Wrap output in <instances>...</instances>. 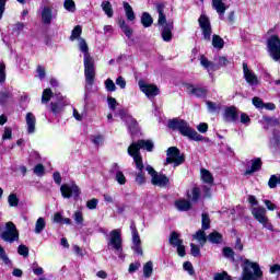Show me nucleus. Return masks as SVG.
Instances as JSON below:
<instances>
[{
	"label": "nucleus",
	"instance_id": "1",
	"mask_svg": "<svg viewBox=\"0 0 280 280\" xmlns=\"http://www.w3.org/2000/svg\"><path fill=\"white\" fill-rule=\"evenodd\" d=\"M79 49L83 54L84 75L86 86H93L95 82V61L89 54V44L84 38H79Z\"/></svg>",
	"mask_w": 280,
	"mask_h": 280
},
{
	"label": "nucleus",
	"instance_id": "2",
	"mask_svg": "<svg viewBox=\"0 0 280 280\" xmlns=\"http://www.w3.org/2000/svg\"><path fill=\"white\" fill-rule=\"evenodd\" d=\"M168 128L171 130H177L182 137H187L190 141H205V138L196 129L191 128L187 120L178 118L168 120Z\"/></svg>",
	"mask_w": 280,
	"mask_h": 280
},
{
	"label": "nucleus",
	"instance_id": "3",
	"mask_svg": "<svg viewBox=\"0 0 280 280\" xmlns=\"http://www.w3.org/2000/svg\"><path fill=\"white\" fill-rule=\"evenodd\" d=\"M141 150H147V152H152L154 150V143L151 140H139L133 142L128 147L129 156L133 158L136 163V170H143V158H141Z\"/></svg>",
	"mask_w": 280,
	"mask_h": 280
},
{
	"label": "nucleus",
	"instance_id": "4",
	"mask_svg": "<svg viewBox=\"0 0 280 280\" xmlns=\"http://www.w3.org/2000/svg\"><path fill=\"white\" fill-rule=\"evenodd\" d=\"M156 12L159 14L158 24L162 26V39L165 43H170L172 40V31L174 30V22H167V18L165 16V5L162 3L156 4Z\"/></svg>",
	"mask_w": 280,
	"mask_h": 280
},
{
	"label": "nucleus",
	"instance_id": "5",
	"mask_svg": "<svg viewBox=\"0 0 280 280\" xmlns=\"http://www.w3.org/2000/svg\"><path fill=\"white\" fill-rule=\"evenodd\" d=\"M264 277V272L257 262H250V260L245 259L243 265V272L240 280H259Z\"/></svg>",
	"mask_w": 280,
	"mask_h": 280
},
{
	"label": "nucleus",
	"instance_id": "6",
	"mask_svg": "<svg viewBox=\"0 0 280 280\" xmlns=\"http://www.w3.org/2000/svg\"><path fill=\"white\" fill-rule=\"evenodd\" d=\"M252 215L259 222V224H262L264 229H267L268 231H273L272 223L266 215L267 211L264 207H253L250 209Z\"/></svg>",
	"mask_w": 280,
	"mask_h": 280
},
{
	"label": "nucleus",
	"instance_id": "7",
	"mask_svg": "<svg viewBox=\"0 0 280 280\" xmlns=\"http://www.w3.org/2000/svg\"><path fill=\"white\" fill-rule=\"evenodd\" d=\"M1 238L3 242H8V244H14V242H19V230L14 222L9 221L4 225V231L1 233Z\"/></svg>",
	"mask_w": 280,
	"mask_h": 280
},
{
	"label": "nucleus",
	"instance_id": "8",
	"mask_svg": "<svg viewBox=\"0 0 280 280\" xmlns=\"http://www.w3.org/2000/svg\"><path fill=\"white\" fill-rule=\"evenodd\" d=\"M121 230L116 229L109 232L107 245L116 253H121L124 247L121 246Z\"/></svg>",
	"mask_w": 280,
	"mask_h": 280
},
{
	"label": "nucleus",
	"instance_id": "9",
	"mask_svg": "<svg viewBox=\"0 0 280 280\" xmlns=\"http://www.w3.org/2000/svg\"><path fill=\"white\" fill-rule=\"evenodd\" d=\"M145 170L148 174L151 175L152 185H155L156 187H166V185H170V178L163 174L155 172L154 167L147 165Z\"/></svg>",
	"mask_w": 280,
	"mask_h": 280
},
{
	"label": "nucleus",
	"instance_id": "10",
	"mask_svg": "<svg viewBox=\"0 0 280 280\" xmlns=\"http://www.w3.org/2000/svg\"><path fill=\"white\" fill-rule=\"evenodd\" d=\"M185 158L180 155V150L176 147H171L166 151V161L164 165H170L174 163L175 167H178V165H182L184 163Z\"/></svg>",
	"mask_w": 280,
	"mask_h": 280
},
{
	"label": "nucleus",
	"instance_id": "11",
	"mask_svg": "<svg viewBox=\"0 0 280 280\" xmlns=\"http://www.w3.org/2000/svg\"><path fill=\"white\" fill-rule=\"evenodd\" d=\"M267 47L269 55L271 56L272 60L279 62L280 60V38L277 35L271 36L267 40Z\"/></svg>",
	"mask_w": 280,
	"mask_h": 280
},
{
	"label": "nucleus",
	"instance_id": "12",
	"mask_svg": "<svg viewBox=\"0 0 280 280\" xmlns=\"http://www.w3.org/2000/svg\"><path fill=\"white\" fill-rule=\"evenodd\" d=\"M60 192L62 198H71L72 196L74 198H78L80 196V187H78L75 183L63 184L60 187Z\"/></svg>",
	"mask_w": 280,
	"mask_h": 280
},
{
	"label": "nucleus",
	"instance_id": "13",
	"mask_svg": "<svg viewBox=\"0 0 280 280\" xmlns=\"http://www.w3.org/2000/svg\"><path fill=\"white\" fill-rule=\"evenodd\" d=\"M42 23L44 25H51V21L56 19L57 13L54 11V7L44 5L40 7Z\"/></svg>",
	"mask_w": 280,
	"mask_h": 280
},
{
	"label": "nucleus",
	"instance_id": "14",
	"mask_svg": "<svg viewBox=\"0 0 280 280\" xmlns=\"http://www.w3.org/2000/svg\"><path fill=\"white\" fill-rule=\"evenodd\" d=\"M138 86L140 91L147 95V97H156V95L160 93V90L156 85L147 83L143 80L138 82Z\"/></svg>",
	"mask_w": 280,
	"mask_h": 280
},
{
	"label": "nucleus",
	"instance_id": "15",
	"mask_svg": "<svg viewBox=\"0 0 280 280\" xmlns=\"http://www.w3.org/2000/svg\"><path fill=\"white\" fill-rule=\"evenodd\" d=\"M198 22L202 31L205 40H211L212 31L211 21L209 20V18L206 14H201Z\"/></svg>",
	"mask_w": 280,
	"mask_h": 280
},
{
	"label": "nucleus",
	"instance_id": "16",
	"mask_svg": "<svg viewBox=\"0 0 280 280\" xmlns=\"http://www.w3.org/2000/svg\"><path fill=\"white\" fill-rule=\"evenodd\" d=\"M243 73L245 81L247 84H249V86H258L259 78L253 72V70L248 68L247 63H243Z\"/></svg>",
	"mask_w": 280,
	"mask_h": 280
},
{
	"label": "nucleus",
	"instance_id": "17",
	"mask_svg": "<svg viewBox=\"0 0 280 280\" xmlns=\"http://www.w3.org/2000/svg\"><path fill=\"white\" fill-rule=\"evenodd\" d=\"M118 115L122 121H126L127 128H129L130 132L135 135V132H137V120L132 118V116L126 115V109H120Z\"/></svg>",
	"mask_w": 280,
	"mask_h": 280
},
{
	"label": "nucleus",
	"instance_id": "18",
	"mask_svg": "<svg viewBox=\"0 0 280 280\" xmlns=\"http://www.w3.org/2000/svg\"><path fill=\"white\" fill-rule=\"evenodd\" d=\"M240 118V109L235 106L226 107L223 113V119L228 122L236 121Z\"/></svg>",
	"mask_w": 280,
	"mask_h": 280
},
{
	"label": "nucleus",
	"instance_id": "19",
	"mask_svg": "<svg viewBox=\"0 0 280 280\" xmlns=\"http://www.w3.org/2000/svg\"><path fill=\"white\" fill-rule=\"evenodd\" d=\"M185 89L186 93H189V95H195V97H207V89L205 88H196L194 84L187 83Z\"/></svg>",
	"mask_w": 280,
	"mask_h": 280
},
{
	"label": "nucleus",
	"instance_id": "20",
	"mask_svg": "<svg viewBox=\"0 0 280 280\" xmlns=\"http://www.w3.org/2000/svg\"><path fill=\"white\" fill-rule=\"evenodd\" d=\"M132 250L137 253V255H143V249H141V238L139 237V232L137 229L132 230Z\"/></svg>",
	"mask_w": 280,
	"mask_h": 280
},
{
	"label": "nucleus",
	"instance_id": "21",
	"mask_svg": "<svg viewBox=\"0 0 280 280\" xmlns=\"http://www.w3.org/2000/svg\"><path fill=\"white\" fill-rule=\"evenodd\" d=\"M212 8L215 10L219 18L224 20V13L226 12V4L222 0H212Z\"/></svg>",
	"mask_w": 280,
	"mask_h": 280
},
{
	"label": "nucleus",
	"instance_id": "22",
	"mask_svg": "<svg viewBox=\"0 0 280 280\" xmlns=\"http://www.w3.org/2000/svg\"><path fill=\"white\" fill-rule=\"evenodd\" d=\"M26 126L28 135H34V132H36V116H34V114H26Z\"/></svg>",
	"mask_w": 280,
	"mask_h": 280
},
{
	"label": "nucleus",
	"instance_id": "23",
	"mask_svg": "<svg viewBox=\"0 0 280 280\" xmlns=\"http://www.w3.org/2000/svg\"><path fill=\"white\" fill-rule=\"evenodd\" d=\"M114 174H115V180L118 183V185H125L128 179H126V175L124 172L119 170V166L117 164L114 165Z\"/></svg>",
	"mask_w": 280,
	"mask_h": 280
},
{
	"label": "nucleus",
	"instance_id": "24",
	"mask_svg": "<svg viewBox=\"0 0 280 280\" xmlns=\"http://www.w3.org/2000/svg\"><path fill=\"white\" fill-rule=\"evenodd\" d=\"M260 170H261V159L257 158L252 161V167L245 171V176L255 174V172H259Z\"/></svg>",
	"mask_w": 280,
	"mask_h": 280
},
{
	"label": "nucleus",
	"instance_id": "25",
	"mask_svg": "<svg viewBox=\"0 0 280 280\" xmlns=\"http://www.w3.org/2000/svg\"><path fill=\"white\" fill-rule=\"evenodd\" d=\"M175 207L178 211H189L191 202L187 199H178L175 201Z\"/></svg>",
	"mask_w": 280,
	"mask_h": 280
},
{
	"label": "nucleus",
	"instance_id": "26",
	"mask_svg": "<svg viewBox=\"0 0 280 280\" xmlns=\"http://www.w3.org/2000/svg\"><path fill=\"white\" fill-rule=\"evenodd\" d=\"M192 240H196L200 246H205L207 244V233H205V230H198L194 235Z\"/></svg>",
	"mask_w": 280,
	"mask_h": 280
},
{
	"label": "nucleus",
	"instance_id": "27",
	"mask_svg": "<svg viewBox=\"0 0 280 280\" xmlns=\"http://www.w3.org/2000/svg\"><path fill=\"white\" fill-rule=\"evenodd\" d=\"M122 5L127 21H135V19H137V15L135 14V10H132V7L128 2H122Z\"/></svg>",
	"mask_w": 280,
	"mask_h": 280
},
{
	"label": "nucleus",
	"instance_id": "28",
	"mask_svg": "<svg viewBox=\"0 0 280 280\" xmlns=\"http://www.w3.org/2000/svg\"><path fill=\"white\" fill-rule=\"evenodd\" d=\"M199 61H200L201 67H203V69H207L208 71L215 70V63H213L212 61L207 59V57H205V55H201L199 57Z\"/></svg>",
	"mask_w": 280,
	"mask_h": 280
},
{
	"label": "nucleus",
	"instance_id": "29",
	"mask_svg": "<svg viewBox=\"0 0 280 280\" xmlns=\"http://www.w3.org/2000/svg\"><path fill=\"white\" fill-rule=\"evenodd\" d=\"M45 226H47V222L45 221V218L39 217L35 222V230L34 232L36 235H40L45 231Z\"/></svg>",
	"mask_w": 280,
	"mask_h": 280
},
{
	"label": "nucleus",
	"instance_id": "30",
	"mask_svg": "<svg viewBox=\"0 0 280 280\" xmlns=\"http://www.w3.org/2000/svg\"><path fill=\"white\" fill-rule=\"evenodd\" d=\"M118 25H119L121 32H124L125 36H127V38H132V28H130V26H128V24H126V20L120 19L118 21Z\"/></svg>",
	"mask_w": 280,
	"mask_h": 280
},
{
	"label": "nucleus",
	"instance_id": "31",
	"mask_svg": "<svg viewBox=\"0 0 280 280\" xmlns=\"http://www.w3.org/2000/svg\"><path fill=\"white\" fill-rule=\"evenodd\" d=\"M101 8L103 10V12L106 14V16H108V19H113V4H110V1H103L101 3Z\"/></svg>",
	"mask_w": 280,
	"mask_h": 280
},
{
	"label": "nucleus",
	"instance_id": "32",
	"mask_svg": "<svg viewBox=\"0 0 280 280\" xmlns=\"http://www.w3.org/2000/svg\"><path fill=\"white\" fill-rule=\"evenodd\" d=\"M152 23H154V19H152V15L148 12H143L141 15V24L143 27H152Z\"/></svg>",
	"mask_w": 280,
	"mask_h": 280
},
{
	"label": "nucleus",
	"instance_id": "33",
	"mask_svg": "<svg viewBox=\"0 0 280 280\" xmlns=\"http://www.w3.org/2000/svg\"><path fill=\"white\" fill-rule=\"evenodd\" d=\"M170 244L171 246H174L176 248L177 246H180L183 244V240H180V236L176 232H172L170 235Z\"/></svg>",
	"mask_w": 280,
	"mask_h": 280
},
{
	"label": "nucleus",
	"instance_id": "34",
	"mask_svg": "<svg viewBox=\"0 0 280 280\" xmlns=\"http://www.w3.org/2000/svg\"><path fill=\"white\" fill-rule=\"evenodd\" d=\"M200 174L201 180H203V183H207L208 185H211V183H213V175L211 174V172H209V170L202 168Z\"/></svg>",
	"mask_w": 280,
	"mask_h": 280
},
{
	"label": "nucleus",
	"instance_id": "35",
	"mask_svg": "<svg viewBox=\"0 0 280 280\" xmlns=\"http://www.w3.org/2000/svg\"><path fill=\"white\" fill-rule=\"evenodd\" d=\"M208 241L211 242V244H222V234L214 231L208 235Z\"/></svg>",
	"mask_w": 280,
	"mask_h": 280
},
{
	"label": "nucleus",
	"instance_id": "36",
	"mask_svg": "<svg viewBox=\"0 0 280 280\" xmlns=\"http://www.w3.org/2000/svg\"><path fill=\"white\" fill-rule=\"evenodd\" d=\"M72 218L77 226H82L84 224V214L82 213V210L74 211Z\"/></svg>",
	"mask_w": 280,
	"mask_h": 280
},
{
	"label": "nucleus",
	"instance_id": "37",
	"mask_svg": "<svg viewBox=\"0 0 280 280\" xmlns=\"http://www.w3.org/2000/svg\"><path fill=\"white\" fill-rule=\"evenodd\" d=\"M201 218L202 231H209V229H211V219H209V214L202 213Z\"/></svg>",
	"mask_w": 280,
	"mask_h": 280
},
{
	"label": "nucleus",
	"instance_id": "38",
	"mask_svg": "<svg viewBox=\"0 0 280 280\" xmlns=\"http://www.w3.org/2000/svg\"><path fill=\"white\" fill-rule=\"evenodd\" d=\"M51 97H54L51 89H45L42 94V104H49Z\"/></svg>",
	"mask_w": 280,
	"mask_h": 280
},
{
	"label": "nucleus",
	"instance_id": "39",
	"mask_svg": "<svg viewBox=\"0 0 280 280\" xmlns=\"http://www.w3.org/2000/svg\"><path fill=\"white\" fill-rule=\"evenodd\" d=\"M188 198L192 202H198V200H200V188L198 187L192 188L191 191L188 192Z\"/></svg>",
	"mask_w": 280,
	"mask_h": 280
},
{
	"label": "nucleus",
	"instance_id": "40",
	"mask_svg": "<svg viewBox=\"0 0 280 280\" xmlns=\"http://www.w3.org/2000/svg\"><path fill=\"white\" fill-rule=\"evenodd\" d=\"M12 100V93L8 91L0 92V106H5Z\"/></svg>",
	"mask_w": 280,
	"mask_h": 280
},
{
	"label": "nucleus",
	"instance_id": "41",
	"mask_svg": "<svg viewBox=\"0 0 280 280\" xmlns=\"http://www.w3.org/2000/svg\"><path fill=\"white\" fill-rule=\"evenodd\" d=\"M212 46L215 49H222V47H224V39H222V37H220V35H213L212 36Z\"/></svg>",
	"mask_w": 280,
	"mask_h": 280
},
{
	"label": "nucleus",
	"instance_id": "42",
	"mask_svg": "<svg viewBox=\"0 0 280 280\" xmlns=\"http://www.w3.org/2000/svg\"><path fill=\"white\" fill-rule=\"evenodd\" d=\"M0 259L3 261L4 266H12V260L8 257L5 249L0 245Z\"/></svg>",
	"mask_w": 280,
	"mask_h": 280
},
{
	"label": "nucleus",
	"instance_id": "43",
	"mask_svg": "<svg viewBox=\"0 0 280 280\" xmlns=\"http://www.w3.org/2000/svg\"><path fill=\"white\" fill-rule=\"evenodd\" d=\"M82 36V26L80 25H77L73 30H72V33H71V36H70V40H80V37Z\"/></svg>",
	"mask_w": 280,
	"mask_h": 280
},
{
	"label": "nucleus",
	"instance_id": "44",
	"mask_svg": "<svg viewBox=\"0 0 280 280\" xmlns=\"http://www.w3.org/2000/svg\"><path fill=\"white\" fill-rule=\"evenodd\" d=\"M152 272H153V265L152 261H148L145 262V265L143 266V275L145 279H150V277H152Z\"/></svg>",
	"mask_w": 280,
	"mask_h": 280
},
{
	"label": "nucleus",
	"instance_id": "45",
	"mask_svg": "<svg viewBox=\"0 0 280 280\" xmlns=\"http://www.w3.org/2000/svg\"><path fill=\"white\" fill-rule=\"evenodd\" d=\"M104 84L108 93H115V91H117V86L115 85V82L112 79L105 80Z\"/></svg>",
	"mask_w": 280,
	"mask_h": 280
},
{
	"label": "nucleus",
	"instance_id": "46",
	"mask_svg": "<svg viewBox=\"0 0 280 280\" xmlns=\"http://www.w3.org/2000/svg\"><path fill=\"white\" fill-rule=\"evenodd\" d=\"M138 171L139 172L136 174L135 183H137V185H145V175L143 174V168Z\"/></svg>",
	"mask_w": 280,
	"mask_h": 280
},
{
	"label": "nucleus",
	"instance_id": "47",
	"mask_svg": "<svg viewBox=\"0 0 280 280\" xmlns=\"http://www.w3.org/2000/svg\"><path fill=\"white\" fill-rule=\"evenodd\" d=\"M63 7L68 12H75V2L73 0H65Z\"/></svg>",
	"mask_w": 280,
	"mask_h": 280
},
{
	"label": "nucleus",
	"instance_id": "48",
	"mask_svg": "<svg viewBox=\"0 0 280 280\" xmlns=\"http://www.w3.org/2000/svg\"><path fill=\"white\" fill-rule=\"evenodd\" d=\"M9 207H19V197L16 194H11L8 197Z\"/></svg>",
	"mask_w": 280,
	"mask_h": 280
},
{
	"label": "nucleus",
	"instance_id": "49",
	"mask_svg": "<svg viewBox=\"0 0 280 280\" xmlns=\"http://www.w3.org/2000/svg\"><path fill=\"white\" fill-rule=\"evenodd\" d=\"M33 174H35V176H45V166L37 164L33 170Z\"/></svg>",
	"mask_w": 280,
	"mask_h": 280
},
{
	"label": "nucleus",
	"instance_id": "50",
	"mask_svg": "<svg viewBox=\"0 0 280 280\" xmlns=\"http://www.w3.org/2000/svg\"><path fill=\"white\" fill-rule=\"evenodd\" d=\"M100 205V200L92 198L86 201V207L90 209V211H94V209H97V206Z\"/></svg>",
	"mask_w": 280,
	"mask_h": 280
},
{
	"label": "nucleus",
	"instance_id": "51",
	"mask_svg": "<svg viewBox=\"0 0 280 280\" xmlns=\"http://www.w3.org/2000/svg\"><path fill=\"white\" fill-rule=\"evenodd\" d=\"M18 253L22 257H30V248H27V246H25V245H20L18 247Z\"/></svg>",
	"mask_w": 280,
	"mask_h": 280
},
{
	"label": "nucleus",
	"instance_id": "52",
	"mask_svg": "<svg viewBox=\"0 0 280 280\" xmlns=\"http://www.w3.org/2000/svg\"><path fill=\"white\" fill-rule=\"evenodd\" d=\"M7 73H5V63H0V84L5 82Z\"/></svg>",
	"mask_w": 280,
	"mask_h": 280
},
{
	"label": "nucleus",
	"instance_id": "53",
	"mask_svg": "<svg viewBox=\"0 0 280 280\" xmlns=\"http://www.w3.org/2000/svg\"><path fill=\"white\" fill-rule=\"evenodd\" d=\"M10 139H12V128L5 127L4 132L2 135V141H8Z\"/></svg>",
	"mask_w": 280,
	"mask_h": 280
},
{
	"label": "nucleus",
	"instance_id": "54",
	"mask_svg": "<svg viewBox=\"0 0 280 280\" xmlns=\"http://www.w3.org/2000/svg\"><path fill=\"white\" fill-rule=\"evenodd\" d=\"M190 253L192 255V257H200V247H198V245L191 243L190 244Z\"/></svg>",
	"mask_w": 280,
	"mask_h": 280
},
{
	"label": "nucleus",
	"instance_id": "55",
	"mask_svg": "<svg viewBox=\"0 0 280 280\" xmlns=\"http://www.w3.org/2000/svg\"><path fill=\"white\" fill-rule=\"evenodd\" d=\"M50 106H51V110H52L54 115H58V113L62 112V106H65V105H62L60 103L59 104L51 103Z\"/></svg>",
	"mask_w": 280,
	"mask_h": 280
},
{
	"label": "nucleus",
	"instance_id": "56",
	"mask_svg": "<svg viewBox=\"0 0 280 280\" xmlns=\"http://www.w3.org/2000/svg\"><path fill=\"white\" fill-rule=\"evenodd\" d=\"M223 255L228 259H233V257L235 256V252H233V249L231 247H225V248H223Z\"/></svg>",
	"mask_w": 280,
	"mask_h": 280
},
{
	"label": "nucleus",
	"instance_id": "57",
	"mask_svg": "<svg viewBox=\"0 0 280 280\" xmlns=\"http://www.w3.org/2000/svg\"><path fill=\"white\" fill-rule=\"evenodd\" d=\"M214 280H231V276H229V273L223 271L221 273H215L214 275Z\"/></svg>",
	"mask_w": 280,
	"mask_h": 280
},
{
	"label": "nucleus",
	"instance_id": "58",
	"mask_svg": "<svg viewBox=\"0 0 280 280\" xmlns=\"http://www.w3.org/2000/svg\"><path fill=\"white\" fill-rule=\"evenodd\" d=\"M277 183H279V178L277 175H272L268 182L270 189H275V187H277Z\"/></svg>",
	"mask_w": 280,
	"mask_h": 280
},
{
	"label": "nucleus",
	"instance_id": "59",
	"mask_svg": "<svg viewBox=\"0 0 280 280\" xmlns=\"http://www.w3.org/2000/svg\"><path fill=\"white\" fill-rule=\"evenodd\" d=\"M269 272H270L271 275H277L278 277H280V265H279V264L272 265V266L269 268Z\"/></svg>",
	"mask_w": 280,
	"mask_h": 280
},
{
	"label": "nucleus",
	"instance_id": "60",
	"mask_svg": "<svg viewBox=\"0 0 280 280\" xmlns=\"http://www.w3.org/2000/svg\"><path fill=\"white\" fill-rule=\"evenodd\" d=\"M92 142L94 143V145H103L104 144V137H102V136H94L92 138Z\"/></svg>",
	"mask_w": 280,
	"mask_h": 280
},
{
	"label": "nucleus",
	"instance_id": "61",
	"mask_svg": "<svg viewBox=\"0 0 280 280\" xmlns=\"http://www.w3.org/2000/svg\"><path fill=\"white\" fill-rule=\"evenodd\" d=\"M183 268L189 275H194V265H191V262H189V261L184 262Z\"/></svg>",
	"mask_w": 280,
	"mask_h": 280
},
{
	"label": "nucleus",
	"instance_id": "62",
	"mask_svg": "<svg viewBox=\"0 0 280 280\" xmlns=\"http://www.w3.org/2000/svg\"><path fill=\"white\" fill-rule=\"evenodd\" d=\"M62 220H63V218H62V213L61 212L55 213V215L52 218V222L55 224H62Z\"/></svg>",
	"mask_w": 280,
	"mask_h": 280
},
{
	"label": "nucleus",
	"instance_id": "63",
	"mask_svg": "<svg viewBox=\"0 0 280 280\" xmlns=\"http://www.w3.org/2000/svg\"><path fill=\"white\" fill-rule=\"evenodd\" d=\"M252 102L256 108H264V101L261 98L254 97Z\"/></svg>",
	"mask_w": 280,
	"mask_h": 280
},
{
	"label": "nucleus",
	"instance_id": "64",
	"mask_svg": "<svg viewBox=\"0 0 280 280\" xmlns=\"http://www.w3.org/2000/svg\"><path fill=\"white\" fill-rule=\"evenodd\" d=\"M116 84L117 86H119L120 89H126V79H124V77H118L116 79Z\"/></svg>",
	"mask_w": 280,
	"mask_h": 280
}]
</instances>
